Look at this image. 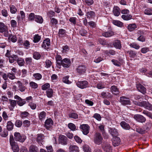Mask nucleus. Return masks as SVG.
Masks as SVG:
<instances>
[{"mask_svg": "<svg viewBox=\"0 0 152 152\" xmlns=\"http://www.w3.org/2000/svg\"><path fill=\"white\" fill-rule=\"evenodd\" d=\"M97 88L98 89H102L104 88L105 86L104 82H100L98 83L97 85Z\"/></svg>", "mask_w": 152, "mask_h": 152, "instance_id": "48", "label": "nucleus"}, {"mask_svg": "<svg viewBox=\"0 0 152 152\" xmlns=\"http://www.w3.org/2000/svg\"><path fill=\"white\" fill-rule=\"evenodd\" d=\"M114 15L116 16H118L120 14V10L119 8L117 6H115L113 11Z\"/></svg>", "mask_w": 152, "mask_h": 152, "instance_id": "24", "label": "nucleus"}, {"mask_svg": "<svg viewBox=\"0 0 152 152\" xmlns=\"http://www.w3.org/2000/svg\"><path fill=\"white\" fill-rule=\"evenodd\" d=\"M17 62L20 66H24L25 63L24 60L23 59L21 58H17Z\"/></svg>", "mask_w": 152, "mask_h": 152, "instance_id": "35", "label": "nucleus"}, {"mask_svg": "<svg viewBox=\"0 0 152 152\" xmlns=\"http://www.w3.org/2000/svg\"><path fill=\"white\" fill-rule=\"evenodd\" d=\"M23 43L25 48L28 49L30 48V43L28 40H25Z\"/></svg>", "mask_w": 152, "mask_h": 152, "instance_id": "52", "label": "nucleus"}, {"mask_svg": "<svg viewBox=\"0 0 152 152\" xmlns=\"http://www.w3.org/2000/svg\"><path fill=\"white\" fill-rule=\"evenodd\" d=\"M136 87L139 91L143 94L145 93L146 91V88L141 84H137Z\"/></svg>", "mask_w": 152, "mask_h": 152, "instance_id": "18", "label": "nucleus"}, {"mask_svg": "<svg viewBox=\"0 0 152 152\" xmlns=\"http://www.w3.org/2000/svg\"><path fill=\"white\" fill-rule=\"evenodd\" d=\"M7 28L5 24L3 23L0 22V32L3 33L7 29Z\"/></svg>", "mask_w": 152, "mask_h": 152, "instance_id": "29", "label": "nucleus"}, {"mask_svg": "<svg viewBox=\"0 0 152 152\" xmlns=\"http://www.w3.org/2000/svg\"><path fill=\"white\" fill-rule=\"evenodd\" d=\"M103 137L101 134L99 133H96L94 136V141L95 143L100 145L102 142Z\"/></svg>", "mask_w": 152, "mask_h": 152, "instance_id": "2", "label": "nucleus"}, {"mask_svg": "<svg viewBox=\"0 0 152 152\" xmlns=\"http://www.w3.org/2000/svg\"><path fill=\"white\" fill-rule=\"evenodd\" d=\"M134 118L136 121L141 123L144 122L146 120L145 118L140 115H134Z\"/></svg>", "mask_w": 152, "mask_h": 152, "instance_id": "9", "label": "nucleus"}, {"mask_svg": "<svg viewBox=\"0 0 152 152\" xmlns=\"http://www.w3.org/2000/svg\"><path fill=\"white\" fill-rule=\"evenodd\" d=\"M50 45V39L48 38L46 39L44 41L42 45V47L44 49L48 50Z\"/></svg>", "mask_w": 152, "mask_h": 152, "instance_id": "11", "label": "nucleus"}, {"mask_svg": "<svg viewBox=\"0 0 152 152\" xmlns=\"http://www.w3.org/2000/svg\"><path fill=\"white\" fill-rule=\"evenodd\" d=\"M45 67L47 68H48L50 67L52 64V62L49 60H48L46 61H45Z\"/></svg>", "mask_w": 152, "mask_h": 152, "instance_id": "60", "label": "nucleus"}, {"mask_svg": "<svg viewBox=\"0 0 152 152\" xmlns=\"http://www.w3.org/2000/svg\"><path fill=\"white\" fill-rule=\"evenodd\" d=\"M129 46L131 48H134L136 49H138L140 48V46L135 42L131 43L129 44Z\"/></svg>", "mask_w": 152, "mask_h": 152, "instance_id": "47", "label": "nucleus"}, {"mask_svg": "<svg viewBox=\"0 0 152 152\" xmlns=\"http://www.w3.org/2000/svg\"><path fill=\"white\" fill-rule=\"evenodd\" d=\"M74 139L75 141L78 143H81L82 142V140L77 136H75L74 137Z\"/></svg>", "mask_w": 152, "mask_h": 152, "instance_id": "58", "label": "nucleus"}, {"mask_svg": "<svg viewBox=\"0 0 152 152\" xmlns=\"http://www.w3.org/2000/svg\"><path fill=\"white\" fill-rule=\"evenodd\" d=\"M83 148L84 152H91V148L87 145H84L83 146Z\"/></svg>", "mask_w": 152, "mask_h": 152, "instance_id": "45", "label": "nucleus"}, {"mask_svg": "<svg viewBox=\"0 0 152 152\" xmlns=\"http://www.w3.org/2000/svg\"><path fill=\"white\" fill-rule=\"evenodd\" d=\"M8 38L9 40L13 42H15L17 40L16 37L15 36L12 35H9Z\"/></svg>", "mask_w": 152, "mask_h": 152, "instance_id": "51", "label": "nucleus"}, {"mask_svg": "<svg viewBox=\"0 0 152 152\" xmlns=\"http://www.w3.org/2000/svg\"><path fill=\"white\" fill-rule=\"evenodd\" d=\"M68 128L71 130L74 131L77 130L75 125L72 123H69L68 124Z\"/></svg>", "mask_w": 152, "mask_h": 152, "instance_id": "41", "label": "nucleus"}, {"mask_svg": "<svg viewBox=\"0 0 152 152\" xmlns=\"http://www.w3.org/2000/svg\"><path fill=\"white\" fill-rule=\"evenodd\" d=\"M80 128L82 130V132L84 135L87 134L89 132L90 127L87 124H83L80 125Z\"/></svg>", "mask_w": 152, "mask_h": 152, "instance_id": "5", "label": "nucleus"}, {"mask_svg": "<svg viewBox=\"0 0 152 152\" xmlns=\"http://www.w3.org/2000/svg\"><path fill=\"white\" fill-rule=\"evenodd\" d=\"M37 141L39 143H41L42 145V142L43 141L44 137L42 134H38L37 135Z\"/></svg>", "mask_w": 152, "mask_h": 152, "instance_id": "26", "label": "nucleus"}, {"mask_svg": "<svg viewBox=\"0 0 152 152\" xmlns=\"http://www.w3.org/2000/svg\"><path fill=\"white\" fill-rule=\"evenodd\" d=\"M69 115L70 118L74 119H77L78 118V115L75 113H72L69 114Z\"/></svg>", "mask_w": 152, "mask_h": 152, "instance_id": "57", "label": "nucleus"}, {"mask_svg": "<svg viewBox=\"0 0 152 152\" xmlns=\"http://www.w3.org/2000/svg\"><path fill=\"white\" fill-rule=\"evenodd\" d=\"M33 76L35 79L37 80H40L42 78V75L41 74L39 73H36L33 75Z\"/></svg>", "mask_w": 152, "mask_h": 152, "instance_id": "53", "label": "nucleus"}, {"mask_svg": "<svg viewBox=\"0 0 152 152\" xmlns=\"http://www.w3.org/2000/svg\"><path fill=\"white\" fill-rule=\"evenodd\" d=\"M109 132L111 135L114 137H117L118 135V132L117 130L115 128H110Z\"/></svg>", "mask_w": 152, "mask_h": 152, "instance_id": "19", "label": "nucleus"}, {"mask_svg": "<svg viewBox=\"0 0 152 152\" xmlns=\"http://www.w3.org/2000/svg\"><path fill=\"white\" fill-rule=\"evenodd\" d=\"M61 65L65 68H68L71 65V61L69 59L64 58L62 60Z\"/></svg>", "mask_w": 152, "mask_h": 152, "instance_id": "7", "label": "nucleus"}, {"mask_svg": "<svg viewBox=\"0 0 152 152\" xmlns=\"http://www.w3.org/2000/svg\"><path fill=\"white\" fill-rule=\"evenodd\" d=\"M93 117L98 121H99L101 120V117L100 115L98 113H95Z\"/></svg>", "mask_w": 152, "mask_h": 152, "instance_id": "62", "label": "nucleus"}, {"mask_svg": "<svg viewBox=\"0 0 152 152\" xmlns=\"http://www.w3.org/2000/svg\"><path fill=\"white\" fill-rule=\"evenodd\" d=\"M14 124L11 121H9L7 123V127L9 130H11L13 128Z\"/></svg>", "mask_w": 152, "mask_h": 152, "instance_id": "38", "label": "nucleus"}, {"mask_svg": "<svg viewBox=\"0 0 152 152\" xmlns=\"http://www.w3.org/2000/svg\"><path fill=\"white\" fill-rule=\"evenodd\" d=\"M62 53H65L69 50V47L66 45L63 46L62 47Z\"/></svg>", "mask_w": 152, "mask_h": 152, "instance_id": "54", "label": "nucleus"}, {"mask_svg": "<svg viewBox=\"0 0 152 152\" xmlns=\"http://www.w3.org/2000/svg\"><path fill=\"white\" fill-rule=\"evenodd\" d=\"M50 84L48 83H46L44 84L41 87L42 89L44 91L48 90L50 88Z\"/></svg>", "mask_w": 152, "mask_h": 152, "instance_id": "36", "label": "nucleus"}, {"mask_svg": "<svg viewBox=\"0 0 152 152\" xmlns=\"http://www.w3.org/2000/svg\"><path fill=\"white\" fill-rule=\"evenodd\" d=\"M14 138L16 140L20 142H23L26 139V137L23 135H21L18 132H15L14 134Z\"/></svg>", "mask_w": 152, "mask_h": 152, "instance_id": "3", "label": "nucleus"}, {"mask_svg": "<svg viewBox=\"0 0 152 152\" xmlns=\"http://www.w3.org/2000/svg\"><path fill=\"white\" fill-rule=\"evenodd\" d=\"M134 104L141 107H143L149 110L152 111V105L148 101H142L140 102L137 101H133Z\"/></svg>", "mask_w": 152, "mask_h": 152, "instance_id": "1", "label": "nucleus"}, {"mask_svg": "<svg viewBox=\"0 0 152 152\" xmlns=\"http://www.w3.org/2000/svg\"><path fill=\"white\" fill-rule=\"evenodd\" d=\"M10 12L12 14H15L17 11L16 8L13 5L10 6Z\"/></svg>", "mask_w": 152, "mask_h": 152, "instance_id": "56", "label": "nucleus"}, {"mask_svg": "<svg viewBox=\"0 0 152 152\" xmlns=\"http://www.w3.org/2000/svg\"><path fill=\"white\" fill-rule=\"evenodd\" d=\"M8 100V98L7 96H1V101L3 102V104H4L5 103L7 102Z\"/></svg>", "mask_w": 152, "mask_h": 152, "instance_id": "61", "label": "nucleus"}, {"mask_svg": "<svg viewBox=\"0 0 152 152\" xmlns=\"http://www.w3.org/2000/svg\"><path fill=\"white\" fill-rule=\"evenodd\" d=\"M120 100L121 102L123 104H130V102L128 98L122 96L120 97Z\"/></svg>", "mask_w": 152, "mask_h": 152, "instance_id": "12", "label": "nucleus"}, {"mask_svg": "<svg viewBox=\"0 0 152 152\" xmlns=\"http://www.w3.org/2000/svg\"><path fill=\"white\" fill-rule=\"evenodd\" d=\"M22 124V123L21 121L20 120H17L16 121L15 125V126L18 127H20Z\"/></svg>", "mask_w": 152, "mask_h": 152, "instance_id": "63", "label": "nucleus"}, {"mask_svg": "<svg viewBox=\"0 0 152 152\" xmlns=\"http://www.w3.org/2000/svg\"><path fill=\"white\" fill-rule=\"evenodd\" d=\"M46 113L44 111H42L39 113L38 116L40 120H44L46 117Z\"/></svg>", "mask_w": 152, "mask_h": 152, "instance_id": "30", "label": "nucleus"}, {"mask_svg": "<svg viewBox=\"0 0 152 152\" xmlns=\"http://www.w3.org/2000/svg\"><path fill=\"white\" fill-rule=\"evenodd\" d=\"M120 140L118 137H114L113 139V144L114 146H118L120 143Z\"/></svg>", "mask_w": 152, "mask_h": 152, "instance_id": "20", "label": "nucleus"}, {"mask_svg": "<svg viewBox=\"0 0 152 152\" xmlns=\"http://www.w3.org/2000/svg\"><path fill=\"white\" fill-rule=\"evenodd\" d=\"M110 89L111 91L114 94L117 95L119 94V91L116 87L115 86H112L111 87Z\"/></svg>", "mask_w": 152, "mask_h": 152, "instance_id": "28", "label": "nucleus"}, {"mask_svg": "<svg viewBox=\"0 0 152 152\" xmlns=\"http://www.w3.org/2000/svg\"><path fill=\"white\" fill-rule=\"evenodd\" d=\"M28 105L31 108L32 110H34L36 107V104L35 103L31 102L29 103Z\"/></svg>", "mask_w": 152, "mask_h": 152, "instance_id": "64", "label": "nucleus"}, {"mask_svg": "<svg viewBox=\"0 0 152 152\" xmlns=\"http://www.w3.org/2000/svg\"><path fill=\"white\" fill-rule=\"evenodd\" d=\"M35 20L39 23H42L43 21L42 17L40 15H35Z\"/></svg>", "mask_w": 152, "mask_h": 152, "instance_id": "27", "label": "nucleus"}, {"mask_svg": "<svg viewBox=\"0 0 152 152\" xmlns=\"http://www.w3.org/2000/svg\"><path fill=\"white\" fill-rule=\"evenodd\" d=\"M46 95L49 98H51L53 96V89L50 88L47 90L46 91Z\"/></svg>", "mask_w": 152, "mask_h": 152, "instance_id": "32", "label": "nucleus"}, {"mask_svg": "<svg viewBox=\"0 0 152 152\" xmlns=\"http://www.w3.org/2000/svg\"><path fill=\"white\" fill-rule=\"evenodd\" d=\"M69 76H67L64 77L63 79V82L67 84H70L71 83H72V82L69 80Z\"/></svg>", "mask_w": 152, "mask_h": 152, "instance_id": "43", "label": "nucleus"}, {"mask_svg": "<svg viewBox=\"0 0 152 152\" xmlns=\"http://www.w3.org/2000/svg\"><path fill=\"white\" fill-rule=\"evenodd\" d=\"M17 56L16 55H12L9 57V62L12 63H13L17 58Z\"/></svg>", "mask_w": 152, "mask_h": 152, "instance_id": "34", "label": "nucleus"}, {"mask_svg": "<svg viewBox=\"0 0 152 152\" xmlns=\"http://www.w3.org/2000/svg\"><path fill=\"white\" fill-rule=\"evenodd\" d=\"M53 124V122L52 120L49 118L46 120L45 123V126L48 130H50Z\"/></svg>", "mask_w": 152, "mask_h": 152, "instance_id": "6", "label": "nucleus"}, {"mask_svg": "<svg viewBox=\"0 0 152 152\" xmlns=\"http://www.w3.org/2000/svg\"><path fill=\"white\" fill-rule=\"evenodd\" d=\"M87 70V68L84 65H79L77 68V72L80 74H85Z\"/></svg>", "mask_w": 152, "mask_h": 152, "instance_id": "8", "label": "nucleus"}, {"mask_svg": "<svg viewBox=\"0 0 152 152\" xmlns=\"http://www.w3.org/2000/svg\"><path fill=\"white\" fill-rule=\"evenodd\" d=\"M144 12L146 15H152V10L150 8H147L145 9Z\"/></svg>", "mask_w": 152, "mask_h": 152, "instance_id": "59", "label": "nucleus"}, {"mask_svg": "<svg viewBox=\"0 0 152 152\" xmlns=\"http://www.w3.org/2000/svg\"><path fill=\"white\" fill-rule=\"evenodd\" d=\"M41 37L38 34H36L34 37L33 42L34 43L38 42L40 40Z\"/></svg>", "mask_w": 152, "mask_h": 152, "instance_id": "49", "label": "nucleus"}, {"mask_svg": "<svg viewBox=\"0 0 152 152\" xmlns=\"http://www.w3.org/2000/svg\"><path fill=\"white\" fill-rule=\"evenodd\" d=\"M102 148L106 152H112V149L110 145L108 143H104Z\"/></svg>", "mask_w": 152, "mask_h": 152, "instance_id": "10", "label": "nucleus"}, {"mask_svg": "<svg viewBox=\"0 0 152 152\" xmlns=\"http://www.w3.org/2000/svg\"><path fill=\"white\" fill-rule=\"evenodd\" d=\"M120 124L121 127L125 129H129L130 128L129 125L124 121H122Z\"/></svg>", "mask_w": 152, "mask_h": 152, "instance_id": "31", "label": "nucleus"}, {"mask_svg": "<svg viewBox=\"0 0 152 152\" xmlns=\"http://www.w3.org/2000/svg\"><path fill=\"white\" fill-rule=\"evenodd\" d=\"M10 105L9 107L10 110H12L16 105L17 102L16 101L11 99L9 100Z\"/></svg>", "mask_w": 152, "mask_h": 152, "instance_id": "16", "label": "nucleus"}, {"mask_svg": "<svg viewBox=\"0 0 152 152\" xmlns=\"http://www.w3.org/2000/svg\"><path fill=\"white\" fill-rule=\"evenodd\" d=\"M38 149L37 147L35 146H31L29 149V152H38Z\"/></svg>", "mask_w": 152, "mask_h": 152, "instance_id": "42", "label": "nucleus"}, {"mask_svg": "<svg viewBox=\"0 0 152 152\" xmlns=\"http://www.w3.org/2000/svg\"><path fill=\"white\" fill-rule=\"evenodd\" d=\"M113 23L114 25L120 27H121L123 25L122 22L118 20H113Z\"/></svg>", "mask_w": 152, "mask_h": 152, "instance_id": "44", "label": "nucleus"}, {"mask_svg": "<svg viewBox=\"0 0 152 152\" xmlns=\"http://www.w3.org/2000/svg\"><path fill=\"white\" fill-rule=\"evenodd\" d=\"M77 86L81 89H83L88 86V83L86 80L78 81L76 83Z\"/></svg>", "mask_w": 152, "mask_h": 152, "instance_id": "4", "label": "nucleus"}, {"mask_svg": "<svg viewBox=\"0 0 152 152\" xmlns=\"http://www.w3.org/2000/svg\"><path fill=\"white\" fill-rule=\"evenodd\" d=\"M17 104L20 106H22L26 103L25 100L21 98L17 102Z\"/></svg>", "mask_w": 152, "mask_h": 152, "instance_id": "50", "label": "nucleus"}, {"mask_svg": "<svg viewBox=\"0 0 152 152\" xmlns=\"http://www.w3.org/2000/svg\"><path fill=\"white\" fill-rule=\"evenodd\" d=\"M86 16L87 18H93L95 16V14L94 12L90 11L87 13Z\"/></svg>", "mask_w": 152, "mask_h": 152, "instance_id": "40", "label": "nucleus"}, {"mask_svg": "<svg viewBox=\"0 0 152 152\" xmlns=\"http://www.w3.org/2000/svg\"><path fill=\"white\" fill-rule=\"evenodd\" d=\"M114 33L112 31H110L108 32H107L103 33L102 34V35L103 36L106 37H110L114 35Z\"/></svg>", "mask_w": 152, "mask_h": 152, "instance_id": "33", "label": "nucleus"}, {"mask_svg": "<svg viewBox=\"0 0 152 152\" xmlns=\"http://www.w3.org/2000/svg\"><path fill=\"white\" fill-rule=\"evenodd\" d=\"M16 84L18 86V88L19 90L21 92L24 91L26 89V87L20 81L17 82Z\"/></svg>", "mask_w": 152, "mask_h": 152, "instance_id": "14", "label": "nucleus"}, {"mask_svg": "<svg viewBox=\"0 0 152 152\" xmlns=\"http://www.w3.org/2000/svg\"><path fill=\"white\" fill-rule=\"evenodd\" d=\"M113 45L114 47L117 49H120L122 47L120 41L118 40L113 42Z\"/></svg>", "mask_w": 152, "mask_h": 152, "instance_id": "22", "label": "nucleus"}, {"mask_svg": "<svg viewBox=\"0 0 152 152\" xmlns=\"http://www.w3.org/2000/svg\"><path fill=\"white\" fill-rule=\"evenodd\" d=\"M61 57L60 56L58 55H57L56 57V59L57 65V67L58 68L60 69L61 68V64L62 60H61Z\"/></svg>", "mask_w": 152, "mask_h": 152, "instance_id": "17", "label": "nucleus"}, {"mask_svg": "<svg viewBox=\"0 0 152 152\" xmlns=\"http://www.w3.org/2000/svg\"><path fill=\"white\" fill-rule=\"evenodd\" d=\"M101 97L102 98H111L112 97V95L109 92H102L101 94Z\"/></svg>", "mask_w": 152, "mask_h": 152, "instance_id": "23", "label": "nucleus"}, {"mask_svg": "<svg viewBox=\"0 0 152 152\" xmlns=\"http://www.w3.org/2000/svg\"><path fill=\"white\" fill-rule=\"evenodd\" d=\"M12 149L13 152H18L19 150V146L15 142L10 144Z\"/></svg>", "mask_w": 152, "mask_h": 152, "instance_id": "15", "label": "nucleus"}, {"mask_svg": "<svg viewBox=\"0 0 152 152\" xmlns=\"http://www.w3.org/2000/svg\"><path fill=\"white\" fill-rule=\"evenodd\" d=\"M58 34L60 37H64L66 34V30L62 28L60 29L59 30Z\"/></svg>", "mask_w": 152, "mask_h": 152, "instance_id": "37", "label": "nucleus"}, {"mask_svg": "<svg viewBox=\"0 0 152 152\" xmlns=\"http://www.w3.org/2000/svg\"><path fill=\"white\" fill-rule=\"evenodd\" d=\"M127 28L129 31H132L136 29L137 26L135 23L130 24L128 26Z\"/></svg>", "mask_w": 152, "mask_h": 152, "instance_id": "25", "label": "nucleus"}, {"mask_svg": "<svg viewBox=\"0 0 152 152\" xmlns=\"http://www.w3.org/2000/svg\"><path fill=\"white\" fill-rule=\"evenodd\" d=\"M132 16L131 15L129 14L123 15H122V18L126 20H128L132 18Z\"/></svg>", "mask_w": 152, "mask_h": 152, "instance_id": "39", "label": "nucleus"}, {"mask_svg": "<svg viewBox=\"0 0 152 152\" xmlns=\"http://www.w3.org/2000/svg\"><path fill=\"white\" fill-rule=\"evenodd\" d=\"M59 141L62 144L66 145L67 143V138L65 136L61 135L59 137Z\"/></svg>", "mask_w": 152, "mask_h": 152, "instance_id": "13", "label": "nucleus"}, {"mask_svg": "<svg viewBox=\"0 0 152 152\" xmlns=\"http://www.w3.org/2000/svg\"><path fill=\"white\" fill-rule=\"evenodd\" d=\"M29 86L32 88L34 89H36L38 86L37 83L33 81H31L29 83Z\"/></svg>", "mask_w": 152, "mask_h": 152, "instance_id": "46", "label": "nucleus"}, {"mask_svg": "<svg viewBox=\"0 0 152 152\" xmlns=\"http://www.w3.org/2000/svg\"><path fill=\"white\" fill-rule=\"evenodd\" d=\"M70 152H79V150L78 147L75 145H70L69 148Z\"/></svg>", "mask_w": 152, "mask_h": 152, "instance_id": "21", "label": "nucleus"}, {"mask_svg": "<svg viewBox=\"0 0 152 152\" xmlns=\"http://www.w3.org/2000/svg\"><path fill=\"white\" fill-rule=\"evenodd\" d=\"M33 57L34 59L38 60L40 58L41 56L39 52H35L33 54Z\"/></svg>", "mask_w": 152, "mask_h": 152, "instance_id": "55", "label": "nucleus"}]
</instances>
